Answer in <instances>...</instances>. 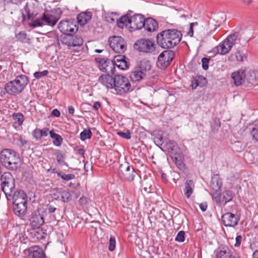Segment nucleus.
Here are the masks:
<instances>
[{"mask_svg": "<svg viewBox=\"0 0 258 258\" xmlns=\"http://www.w3.org/2000/svg\"><path fill=\"white\" fill-rule=\"evenodd\" d=\"M0 162L4 167L13 171L20 169L22 164L19 154L11 149H4L1 151Z\"/></svg>", "mask_w": 258, "mask_h": 258, "instance_id": "obj_1", "label": "nucleus"}, {"mask_svg": "<svg viewBox=\"0 0 258 258\" xmlns=\"http://www.w3.org/2000/svg\"><path fill=\"white\" fill-rule=\"evenodd\" d=\"M182 34L176 29H167L159 33L156 37L157 43L163 48H173L181 41Z\"/></svg>", "mask_w": 258, "mask_h": 258, "instance_id": "obj_2", "label": "nucleus"}, {"mask_svg": "<svg viewBox=\"0 0 258 258\" xmlns=\"http://www.w3.org/2000/svg\"><path fill=\"white\" fill-rule=\"evenodd\" d=\"M28 83L29 80L26 75H18L14 80L5 84V90L9 95L16 96L24 91Z\"/></svg>", "mask_w": 258, "mask_h": 258, "instance_id": "obj_3", "label": "nucleus"}, {"mask_svg": "<svg viewBox=\"0 0 258 258\" xmlns=\"http://www.w3.org/2000/svg\"><path fill=\"white\" fill-rule=\"evenodd\" d=\"M145 19L141 14L135 15L130 18L127 16H122L117 22L119 28H126L130 31L141 29L144 26Z\"/></svg>", "mask_w": 258, "mask_h": 258, "instance_id": "obj_4", "label": "nucleus"}, {"mask_svg": "<svg viewBox=\"0 0 258 258\" xmlns=\"http://www.w3.org/2000/svg\"><path fill=\"white\" fill-rule=\"evenodd\" d=\"M61 14V12L60 10L55 14L53 12L44 13L40 18L36 19L32 22L30 23L29 25L33 27H40L45 25L53 27L60 19Z\"/></svg>", "mask_w": 258, "mask_h": 258, "instance_id": "obj_5", "label": "nucleus"}, {"mask_svg": "<svg viewBox=\"0 0 258 258\" xmlns=\"http://www.w3.org/2000/svg\"><path fill=\"white\" fill-rule=\"evenodd\" d=\"M14 210L18 216L25 214L27 209V195L23 190L15 192L13 197Z\"/></svg>", "mask_w": 258, "mask_h": 258, "instance_id": "obj_6", "label": "nucleus"}, {"mask_svg": "<svg viewBox=\"0 0 258 258\" xmlns=\"http://www.w3.org/2000/svg\"><path fill=\"white\" fill-rule=\"evenodd\" d=\"M113 89L117 95L124 96L131 91V84L128 79L121 75L114 77Z\"/></svg>", "mask_w": 258, "mask_h": 258, "instance_id": "obj_7", "label": "nucleus"}, {"mask_svg": "<svg viewBox=\"0 0 258 258\" xmlns=\"http://www.w3.org/2000/svg\"><path fill=\"white\" fill-rule=\"evenodd\" d=\"M1 186L6 196H11L15 188V180L9 172H5L1 177Z\"/></svg>", "mask_w": 258, "mask_h": 258, "instance_id": "obj_8", "label": "nucleus"}, {"mask_svg": "<svg viewBox=\"0 0 258 258\" xmlns=\"http://www.w3.org/2000/svg\"><path fill=\"white\" fill-rule=\"evenodd\" d=\"M117 174L120 178L128 181H133L134 178L137 175L133 166L127 162L120 165Z\"/></svg>", "mask_w": 258, "mask_h": 258, "instance_id": "obj_9", "label": "nucleus"}, {"mask_svg": "<svg viewBox=\"0 0 258 258\" xmlns=\"http://www.w3.org/2000/svg\"><path fill=\"white\" fill-rule=\"evenodd\" d=\"M237 37V34H236L229 35L226 39L216 47L217 52L222 55L229 52L235 43Z\"/></svg>", "mask_w": 258, "mask_h": 258, "instance_id": "obj_10", "label": "nucleus"}, {"mask_svg": "<svg viewBox=\"0 0 258 258\" xmlns=\"http://www.w3.org/2000/svg\"><path fill=\"white\" fill-rule=\"evenodd\" d=\"M108 42L110 47L116 53H123L126 49L125 42L120 36H112L109 39Z\"/></svg>", "mask_w": 258, "mask_h": 258, "instance_id": "obj_11", "label": "nucleus"}, {"mask_svg": "<svg viewBox=\"0 0 258 258\" xmlns=\"http://www.w3.org/2000/svg\"><path fill=\"white\" fill-rule=\"evenodd\" d=\"M174 57L173 51L165 50L158 56L157 65L160 69H164L169 65Z\"/></svg>", "mask_w": 258, "mask_h": 258, "instance_id": "obj_12", "label": "nucleus"}, {"mask_svg": "<svg viewBox=\"0 0 258 258\" xmlns=\"http://www.w3.org/2000/svg\"><path fill=\"white\" fill-rule=\"evenodd\" d=\"M135 48L140 51L152 53L155 50V44L152 41L142 39L135 44Z\"/></svg>", "mask_w": 258, "mask_h": 258, "instance_id": "obj_13", "label": "nucleus"}, {"mask_svg": "<svg viewBox=\"0 0 258 258\" xmlns=\"http://www.w3.org/2000/svg\"><path fill=\"white\" fill-rule=\"evenodd\" d=\"M233 197L232 192L230 190H226L224 191L221 195L220 192L214 194L213 199L217 204L225 205L226 203L231 201Z\"/></svg>", "mask_w": 258, "mask_h": 258, "instance_id": "obj_14", "label": "nucleus"}, {"mask_svg": "<svg viewBox=\"0 0 258 258\" xmlns=\"http://www.w3.org/2000/svg\"><path fill=\"white\" fill-rule=\"evenodd\" d=\"M58 28L63 33V34L74 33L78 30V27L72 20L60 21L58 25Z\"/></svg>", "mask_w": 258, "mask_h": 258, "instance_id": "obj_15", "label": "nucleus"}, {"mask_svg": "<svg viewBox=\"0 0 258 258\" xmlns=\"http://www.w3.org/2000/svg\"><path fill=\"white\" fill-rule=\"evenodd\" d=\"M222 221L225 226L234 227L238 224L239 218L231 213H226L221 217Z\"/></svg>", "mask_w": 258, "mask_h": 258, "instance_id": "obj_16", "label": "nucleus"}, {"mask_svg": "<svg viewBox=\"0 0 258 258\" xmlns=\"http://www.w3.org/2000/svg\"><path fill=\"white\" fill-rule=\"evenodd\" d=\"M222 183V179L218 174H214L212 176L210 186L213 198L214 194L220 192Z\"/></svg>", "mask_w": 258, "mask_h": 258, "instance_id": "obj_17", "label": "nucleus"}, {"mask_svg": "<svg viewBox=\"0 0 258 258\" xmlns=\"http://www.w3.org/2000/svg\"><path fill=\"white\" fill-rule=\"evenodd\" d=\"M44 223V218L39 211H35L30 219V225L33 228H38Z\"/></svg>", "mask_w": 258, "mask_h": 258, "instance_id": "obj_18", "label": "nucleus"}, {"mask_svg": "<svg viewBox=\"0 0 258 258\" xmlns=\"http://www.w3.org/2000/svg\"><path fill=\"white\" fill-rule=\"evenodd\" d=\"M231 78L236 86L241 85L244 82L245 79V70L240 69L232 73Z\"/></svg>", "mask_w": 258, "mask_h": 258, "instance_id": "obj_19", "label": "nucleus"}, {"mask_svg": "<svg viewBox=\"0 0 258 258\" xmlns=\"http://www.w3.org/2000/svg\"><path fill=\"white\" fill-rule=\"evenodd\" d=\"M171 158L180 170L184 171L185 170L186 166L183 162L184 157L181 151L172 155Z\"/></svg>", "mask_w": 258, "mask_h": 258, "instance_id": "obj_20", "label": "nucleus"}, {"mask_svg": "<svg viewBox=\"0 0 258 258\" xmlns=\"http://www.w3.org/2000/svg\"><path fill=\"white\" fill-rule=\"evenodd\" d=\"M38 8L33 3H27L24 8V12L28 19H33L38 14Z\"/></svg>", "mask_w": 258, "mask_h": 258, "instance_id": "obj_21", "label": "nucleus"}, {"mask_svg": "<svg viewBox=\"0 0 258 258\" xmlns=\"http://www.w3.org/2000/svg\"><path fill=\"white\" fill-rule=\"evenodd\" d=\"M163 148L169 153L171 156L180 151L177 143L173 140H166L163 145Z\"/></svg>", "mask_w": 258, "mask_h": 258, "instance_id": "obj_22", "label": "nucleus"}, {"mask_svg": "<svg viewBox=\"0 0 258 258\" xmlns=\"http://www.w3.org/2000/svg\"><path fill=\"white\" fill-rule=\"evenodd\" d=\"M99 68L100 70L107 73V74H114L115 68L112 61L109 60H101L99 61Z\"/></svg>", "mask_w": 258, "mask_h": 258, "instance_id": "obj_23", "label": "nucleus"}, {"mask_svg": "<svg viewBox=\"0 0 258 258\" xmlns=\"http://www.w3.org/2000/svg\"><path fill=\"white\" fill-rule=\"evenodd\" d=\"M114 77L113 78L112 76L108 75H101L98 79V81L100 83L105 86L108 89H113L114 85Z\"/></svg>", "mask_w": 258, "mask_h": 258, "instance_id": "obj_24", "label": "nucleus"}, {"mask_svg": "<svg viewBox=\"0 0 258 258\" xmlns=\"http://www.w3.org/2000/svg\"><path fill=\"white\" fill-rule=\"evenodd\" d=\"M118 68L121 70H125L128 68V64L125 59V56L122 55H118L114 57L112 61Z\"/></svg>", "mask_w": 258, "mask_h": 258, "instance_id": "obj_25", "label": "nucleus"}, {"mask_svg": "<svg viewBox=\"0 0 258 258\" xmlns=\"http://www.w3.org/2000/svg\"><path fill=\"white\" fill-rule=\"evenodd\" d=\"M143 27L148 32L155 31L158 28V24L156 21L151 18L145 19Z\"/></svg>", "mask_w": 258, "mask_h": 258, "instance_id": "obj_26", "label": "nucleus"}, {"mask_svg": "<svg viewBox=\"0 0 258 258\" xmlns=\"http://www.w3.org/2000/svg\"><path fill=\"white\" fill-rule=\"evenodd\" d=\"M29 258H43L44 254L42 250L37 246L30 247L28 249Z\"/></svg>", "mask_w": 258, "mask_h": 258, "instance_id": "obj_27", "label": "nucleus"}, {"mask_svg": "<svg viewBox=\"0 0 258 258\" xmlns=\"http://www.w3.org/2000/svg\"><path fill=\"white\" fill-rule=\"evenodd\" d=\"M145 76V73L140 69L132 72L130 78L132 81L137 82L142 80Z\"/></svg>", "mask_w": 258, "mask_h": 258, "instance_id": "obj_28", "label": "nucleus"}, {"mask_svg": "<svg viewBox=\"0 0 258 258\" xmlns=\"http://www.w3.org/2000/svg\"><path fill=\"white\" fill-rule=\"evenodd\" d=\"M49 132L47 127H44L42 129L36 128L32 132V135L34 138L38 140L43 137H46L48 133L49 134Z\"/></svg>", "mask_w": 258, "mask_h": 258, "instance_id": "obj_29", "label": "nucleus"}, {"mask_svg": "<svg viewBox=\"0 0 258 258\" xmlns=\"http://www.w3.org/2000/svg\"><path fill=\"white\" fill-rule=\"evenodd\" d=\"M92 15L90 12H84L80 13L77 16L78 23L81 25H84L91 19Z\"/></svg>", "mask_w": 258, "mask_h": 258, "instance_id": "obj_30", "label": "nucleus"}, {"mask_svg": "<svg viewBox=\"0 0 258 258\" xmlns=\"http://www.w3.org/2000/svg\"><path fill=\"white\" fill-rule=\"evenodd\" d=\"M194 187V183L192 180H186L185 182V188L184 189V193L185 196L188 199L189 198L193 192V188Z\"/></svg>", "mask_w": 258, "mask_h": 258, "instance_id": "obj_31", "label": "nucleus"}, {"mask_svg": "<svg viewBox=\"0 0 258 258\" xmlns=\"http://www.w3.org/2000/svg\"><path fill=\"white\" fill-rule=\"evenodd\" d=\"M217 258H230L231 256V250L227 246L222 248L217 253Z\"/></svg>", "mask_w": 258, "mask_h": 258, "instance_id": "obj_32", "label": "nucleus"}, {"mask_svg": "<svg viewBox=\"0 0 258 258\" xmlns=\"http://www.w3.org/2000/svg\"><path fill=\"white\" fill-rule=\"evenodd\" d=\"M49 135L50 137L53 139V143L56 146H60L62 143V138L61 137L55 133L53 130L49 132Z\"/></svg>", "mask_w": 258, "mask_h": 258, "instance_id": "obj_33", "label": "nucleus"}, {"mask_svg": "<svg viewBox=\"0 0 258 258\" xmlns=\"http://www.w3.org/2000/svg\"><path fill=\"white\" fill-rule=\"evenodd\" d=\"M72 40V35L70 34H62L60 37L61 42L67 45L69 48H71V45L73 44V43H71Z\"/></svg>", "mask_w": 258, "mask_h": 258, "instance_id": "obj_34", "label": "nucleus"}, {"mask_svg": "<svg viewBox=\"0 0 258 258\" xmlns=\"http://www.w3.org/2000/svg\"><path fill=\"white\" fill-rule=\"evenodd\" d=\"M58 193L60 196V200L63 202H68L71 200L72 197L70 192L68 190L62 189H57Z\"/></svg>", "mask_w": 258, "mask_h": 258, "instance_id": "obj_35", "label": "nucleus"}, {"mask_svg": "<svg viewBox=\"0 0 258 258\" xmlns=\"http://www.w3.org/2000/svg\"><path fill=\"white\" fill-rule=\"evenodd\" d=\"M25 0H10L7 4H5L6 9H9L10 8H13L14 9L17 10L18 8V6L24 2Z\"/></svg>", "mask_w": 258, "mask_h": 258, "instance_id": "obj_36", "label": "nucleus"}, {"mask_svg": "<svg viewBox=\"0 0 258 258\" xmlns=\"http://www.w3.org/2000/svg\"><path fill=\"white\" fill-rule=\"evenodd\" d=\"M72 40L71 43H73L71 47H80L83 44V40L81 36L72 35Z\"/></svg>", "mask_w": 258, "mask_h": 258, "instance_id": "obj_37", "label": "nucleus"}, {"mask_svg": "<svg viewBox=\"0 0 258 258\" xmlns=\"http://www.w3.org/2000/svg\"><path fill=\"white\" fill-rule=\"evenodd\" d=\"M12 117L13 119L15 120L16 123H17L19 125L22 124L24 120V117L22 113H14L12 114Z\"/></svg>", "mask_w": 258, "mask_h": 258, "instance_id": "obj_38", "label": "nucleus"}, {"mask_svg": "<svg viewBox=\"0 0 258 258\" xmlns=\"http://www.w3.org/2000/svg\"><path fill=\"white\" fill-rule=\"evenodd\" d=\"M195 81L197 83V86L201 87L205 86L207 83L206 79L201 76H196L195 78Z\"/></svg>", "mask_w": 258, "mask_h": 258, "instance_id": "obj_39", "label": "nucleus"}, {"mask_svg": "<svg viewBox=\"0 0 258 258\" xmlns=\"http://www.w3.org/2000/svg\"><path fill=\"white\" fill-rule=\"evenodd\" d=\"M235 57L236 60L238 61H243L247 57L246 54L240 49L237 50L235 52Z\"/></svg>", "mask_w": 258, "mask_h": 258, "instance_id": "obj_40", "label": "nucleus"}, {"mask_svg": "<svg viewBox=\"0 0 258 258\" xmlns=\"http://www.w3.org/2000/svg\"><path fill=\"white\" fill-rule=\"evenodd\" d=\"M92 135V132L90 130H84L80 134V138L82 141H84L85 140L90 139Z\"/></svg>", "mask_w": 258, "mask_h": 258, "instance_id": "obj_41", "label": "nucleus"}, {"mask_svg": "<svg viewBox=\"0 0 258 258\" xmlns=\"http://www.w3.org/2000/svg\"><path fill=\"white\" fill-rule=\"evenodd\" d=\"M151 67V64L148 60H143L141 61L140 69L143 72L150 70Z\"/></svg>", "mask_w": 258, "mask_h": 258, "instance_id": "obj_42", "label": "nucleus"}, {"mask_svg": "<svg viewBox=\"0 0 258 258\" xmlns=\"http://www.w3.org/2000/svg\"><path fill=\"white\" fill-rule=\"evenodd\" d=\"M57 175L58 177H61L63 180L66 181H69L72 179H74L75 178V176L73 174H61V173L58 172Z\"/></svg>", "mask_w": 258, "mask_h": 258, "instance_id": "obj_43", "label": "nucleus"}, {"mask_svg": "<svg viewBox=\"0 0 258 258\" xmlns=\"http://www.w3.org/2000/svg\"><path fill=\"white\" fill-rule=\"evenodd\" d=\"M166 140H163L162 135L160 134H159L157 136H156L154 138V141L155 143L157 145L163 146V144L164 143L165 141H166Z\"/></svg>", "mask_w": 258, "mask_h": 258, "instance_id": "obj_44", "label": "nucleus"}, {"mask_svg": "<svg viewBox=\"0 0 258 258\" xmlns=\"http://www.w3.org/2000/svg\"><path fill=\"white\" fill-rule=\"evenodd\" d=\"M116 246V240L114 237L110 236L109 241L108 249L110 251H113L115 250Z\"/></svg>", "mask_w": 258, "mask_h": 258, "instance_id": "obj_45", "label": "nucleus"}, {"mask_svg": "<svg viewBox=\"0 0 258 258\" xmlns=\"http://www.w3.org/2000/svg\"><path fill=\"white\" fill-rule=\"evenodd\" d=\"M185 240V232L183 231H180L178 232L175 237V240L179 242H182Z\"/></svg>", "mask_w": 258, "mask_h": 258, "instance_id": "obj_46", "label": "nucleus"}, {"mask_svg": "<svg viewBox=\"0 0 258 258\" xmlns=\"http://www.w3.org/2000/svg\"><path fill=\"white\" fill-rule=\"evenodd\" d=\"M251 134L253 139L258 142V123L254 124L251 131Z\"/></svg>", "mask_w": 258, "mask_h": 258, "instance_id": "obj_47", "label": "nucleus"}, {"mask_svg": "<svg viewBox=\"0 0 258 258\" xmlns=\"http://www.w3.org/2000/svg\"><path fill=\"white\" fill-rule=\"evenodd\" d=\"M48 74V71L47 70H44L42 72H36L33 75L36 79H39L43 77L47 76Z\"/></svg>", "mask_w": 258, "mask_h": 258, "instance_id": "obj_48", "label": "nucleus"}, {"mask_svg": "<svg viewBox=\"0 0 258 258\" xmlns=\"http://www.w3.org/2000/svg\"><path fill=\"white\" fill-rule=\"evenodd\" d=\"M26 34L25 32H21L16 35V38L22 42H26Z\"/></svg>", "mask_w": 258, "mask_h": 258, "instance_id": "obj_49", "label": "nucleus"}, {"mask_svg": "<svg viewBox=\"0 0 258 258\" xmlns=\"http://www.w3.org/2000/svg\"><path fill=\"white\" fill-rule=\"evenodd\" d=\"M55 155L56 156V160L58 163H62L64 162V156L62 153L60 152L59 151H57Z\"/></svg>", "mask_w": 258, "mask_h": 258, "instance_id": "obj_50", "label": "nucleus"}, {"mask_svg": "<svg viewBox=\"0 0 258 258\" xmlns=\"http://www.w3.org/2000/svg\"><path fill=\"white\" fill-rule=\"evenodd\" d=\"M117 135L120 137L126 139H130L131 138V133L129 131H127L125 133L118 132L117 133Z\"/></svg>", "mask_w": 258, "mask_h": 258, "instance_id": "obj_51", "label": "nucleus"}, {"mask_svg": "<svg viewBox=\"0 0 258 258\" xmlns=\"http://www.w3.org/2000/svg\"><path fill=\"white\" fill-rule=\"evenodd\" d=\"M210 59L204 57L202 59V67L204 70H207L209 68V62Z\"/></svg>", "mask_w": 258, "mask_h": 258, "instance_id": "obj_52", "label": "nucleus"}, {"mask_svg": "<svg viewBox=\"0 0 258 258\" xmlns=\"http://www.w3.org/2000/svg\"><path fill=\"white\" fill-rule=\"evenodd\" d=\"M198 25V23L197 22L190 23L189 30L187 32L188 35H189L190 37H192L194 34V27Z\"/></svg>", "mask_w": 258, "mask_h": 258, "instance_id": "obj_53", "label": "nucleus"}, {"mask_svg": "<svg viewBox=\"0 0 258 258\" xmlns=\"http://www.w3.org/2000/svg\"><path fill=\"white\" fill-rule=\"evenodd\" d=\"M235 240H236V242H235L234 245L235 247H238L240 245L241 242V240H242L241 236H240V235L237 236Z\"/></svg>", "mask_w": 258, "mask_h": 258, "instance_id": "obj_54", "label": "nucleus"}, {"mask_svg": "<svg viewBox=\"0 0 258 258\" xmlns=\"http://www.w3.org/2000/svg\"><path fill=\"white\" fill-rule=\"evenodd\" d=\"M199 206L201 210L203 212L205 211L207 209V204L206 203H202L199 205Z\"/></svg>", "mask_w": 258, "mask_h": 258, "instance_id": "obj_55", "label": "nucleus"}, {"mask_svg": "<svg viewBox=\"0 0 258 258\" xmlns=\"http://www.w3.org/2000/svg\"><path fill=\"white\" fill-rule=\"evenodd\" d=\"M51 114L55 117H59L60 115V113L58 109H54L52 111Z\"/></svg>", "mask_w": 258, "mask_h": 258, "instance_id": "obj_56", "label": "nucleus"}, {"mask_svg": "<svg viewBox=\"0 0 258 258\" xmlns=\"http://www.w3.org/2000/svg\"><path fill=\"white\" fill-rule=\"evenodd\" d=\"M58 189H56V191H57V193H53L52 194V198L55 200H60V196L58 193V191L57 190Z\"/></svg>", "mask_w": 258, "mask_h": 258, "instance_id": "obj_57", "label": "nucleus"}, {"mask_svg": "<svg viewBox=\"0 0 258 258\" xmlns=\"http://www.w3.org/2000/svg\"><path fill=\"white\" fill-rule=\"evenodd\" d=\"M101 106V103L99 101L95 102L93 104V108L97 110Z\"/></svg>", "mask_w": 258, "mask_h": 258, "instance_id": "obj_58", "label": "nucleus"}, {"mask_svg": "<svg viewBox=\"0 0 258 258\" xmlns=\"http://www.w3.org/2000/svg\"><path fill=\"white\" fill-rule=\"evenodd\" d=\"M56 210V209L51 205H49L48 206V211L50 213L54 212Z\"/></svg>", "mask_w": 258, "mask_h": 258, "instance_id": "obj_59", "label": "nucleus"}, {"mask_svg": "<svg viewBox=\"0 0 258 258\" xmlns=\"http://www.w3.org/2000/svg\"><path fill=\"white\" fill-rule=\"evenodd\" d=\"M68 110L70 114L73 115L75 112V109L72 106H69L68 107Z\"/></svg>", "mask_w": 258, "mask_h": 258, "instance_id": "obj_60", "label": "nucleus"}, {"mask_svg": "<svg viewBox=\"0 0 258 258\" xmlns=\"http://www.w3.org/2000/svg\"><path fill=\"white\" fill-rule=\"evenodd\" d=\"M198 86H197V83L196 82V81H195V80L192 81L191 84V87L192 88V89H195L197 88V87H198Z\"/></svg>", "mask_w": 258, "mask_h": 258, "instance_id": "obj_61", "label": "nucleus"}, {"mask_svg": "<svg viewBox=\"0 0 258 258\" xmlns=\"http://www.w3.org/2000/svg\"><path fill=\"white\" fill-rule=\"evenodd\" d=\"M252 258H258V250H255L253 253Z\"/></svg>", "mask_w": 258, "mask_h": 258, "instance_id": "obj_62", "label": "nucleus"}, {"mask_svg": "<svg viewBox=\"0 0 258 258\" xmlns=\"http://www.w3.org/2000/svg\"><path fill=\"white\" fill-rule=\"evenodd\" d=\"M230 258H240V257L236 254L233 255L232 252L231 251V256H230Z\"/></svg>", "mask_w": 258, "mask_h": 258, "instance_id": "obj_63", "label": "nucleus"}, {"mask_svg": "<svg viewBox=\"0 0 258 258\" xmlns=\"http://www.w3.org/2000/svg\"><path fill=\"white\" fill-rule=\"evenodd\" d=\"M87 164H88V162H86L84 163V169L86 171H88V167L87 166Z\"/></svg>", "mask_w": 258, "mask_h": 258, "instance_id": "obj_64", "label": "nucleus"}]
</instances>
